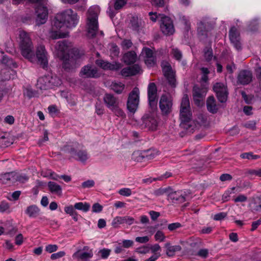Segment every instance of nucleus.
I'll list each match as a JSON object with an SVG mask.
<instances>
[{
	"label": "nucleus",
	"mask_w": 261,
	"mask_h": 261,
	"mask_svg": "<svg viewBox=\"0 0 261 261\" xmlns=\"http://www.w3.org/2000/svg\"><path fill=\"white\" fill-rule=\"evenodd\" d=\"M77 20L76 13L71 9L57 14L53 21L49 32L50 37L53 39L65 38L68 35L66 29L74 27L77 23Z\"/></svg>",
	"instance_id": "obj_1"
},
{
	"label": "nucleus",
	"mask_w": 261,
	"mask_h": 261,
	"mask_svg": "<svg viewBox=\"0 0 261 261\" xmlns=\"http://www.w3.org/2000/svg\"><path fill=\"white\" fill-rule=\"evenodd\" d=\"M19 48L21 55L31 62H35L34 46L29 35L23 31H20L19 35Z\"/></svg>",
	"instance_id": "obj_2"
},
{
	"label": "nucleus",
	"mask_w": 261,
	"mask_h": 261,
	"mask_svg": "<svg viewBox=\"0 0 261 261\" xmlns=\"http://www.w3.org/2000/svg\"><path fill=\"white\" fill-rule=\"evenodd\" d=\"M100 12L99 7L94 6L90 7L88 11L87 29L89 37L95 36L98 31V15Z\"/></svg>",
	"instance_id": "obj_3"
},
{
	"label": "nucleus",
	"mask_w": 261,
	"mask_h": 261,
	"mask_svg": "<svg viewBox=\"0 0 261 261\" xmlns=\"http://www.w3.org/2000/svg\"><path fill=\"white\" fill-rule=\"evenodd\" d=\"M191 117L189 98L187 95H184L181 100L180 110V125L183 128L188 129L192 126L193 122Z\"/></svg>",
	"instance_id": "obj_4"
},
{
	"label": "nucleus",
	"mask_w": 261,
	"mask_h": 261,
	"mask_svg": "<svg viewBox=\"0 0 261 261\" xmlns=\"http://www.w3.org/2000/svg\"><path fill=\"white\" fill-rule=\"evenodd\" d=\"M64 150L81 162H85L89 158L87 151L81 149V146L77 143H72L65 146Z\"/></svg>",
	"instance_id": "obj_5"
},
{
	"label": "nucleus",
	"mask_w": 261,
	"mask_h": 261,
	"mask_svg": "<svg viewBox=\"0 0 261 261\" xmlns=\"http://www.w3.org/2000/svg\"><path fill=\"white\" fill-rule=\"evenodd\" d=\"M158 125V118L155 113L145 114L139 122V127L141 129L147 128L149 130H155Z\"/></svg>",
	"instance_id": "obj_6"
},
{
	"label": "nucleus",
	"mask_w": 261,
	"mask_h": 261,
	"mask_svg": "<svg viewBox=\"0 0 261 261\" xmlns=\"http://www.w3.org/2000/svg\"><path fill=\"white\" fill-rule=\"evenodd\" d=\"M59 84L60 82L58 78L47 75L40 77L38 80L36 86L40 90H46Z\"/></svg>",
	"instance_id": "obj_7"
},
{
	"label": "nucleus",
	"mask_w": 261,
	"mask_h": 261,
	"mask_svg": "<svg viewBox=\"0 0 261 261\" xmlns=\"http://www.w3.org/2000/svg\"><path fill=\"white\" fill-rule=\"evenodd\" d=\"M139 90L135 88L130 93L127 100V107L129 112L135 113L138 107L139 102Z\"/></svg>",
	"instance_id": "obj_8"
},
{
	"label": "nucleus",
	"mask_w": 261,
	"mask_h": 261,
	"mask_svg": "<svg viewBox=\"0 0 261 261\" xmlns=\"http://www.w3.org/2000/svg\"><path fill=\"white\" fill-rule=\"evenodd\" d=\"M72 47L71 43L65 41H58L55 45V53L60 59H64L69 55Z\"/></svg>",
	"instance_id": "obj_9"
},
{
	"label": "nucleus",
	"mask_w": 261,
	"mask_h": 261,
	"mask_svg": "<svg viewBox=\"0 0 261 261\" xmlns=\"http://www.w3.org/2000/svg\"><path fill=\"white\" fill-rule=\"evenodd\" d=\"M213 89L220 102H224L227 100L228 91L227 86L225 84L222 83H216L213 86Z\"/></svg>",
	"instance_id": "obj_10"
},
{
	"label": "nucleus",
	"mask_w": 261,
	"mask_h": 261,
	"mask_svg": "<svg viewBox=\"0 0 261 261\" xmlns=\"http://www.w3.org/2000/svg\"><path fill=\"white\" fill-rule=\"evenodd\" d=\"M35 55V61L37 59L38 64L43 68L46 67L48 64V55L45 46L43 45H38L36 48Z\"/></svg>",
	"instance_id": "obj_11"
},
{
	"label": "nucleus",
	"mask_w": 261,
	"mask_h": 261,
	"mask_svg": "<svg viewBox=\"0 0 261 261\" xmlns=\"http://www.w3.org/2000/svg\"><path fill=\"white\" fill-rule=\"evenodd\" d=\"M149 105L152 110H155L157 106V89L154 83H151L148 86Z\"/></svg>",
	"instance_id": "obj_12"
},
{
	"label": "nucleus",
	"mask_w": 261,
	"mask_h": 261,
	"mask_svg": "<svg viewBox=\"0 0 261 261\" xmlns=\"http://www.w3.org/2000/svg\"><path fill=\"white\" fill-rule=\"evenodd\" d=\"M159 107L163 114H169L172 107V101L170 96L166 94L162 95L160 100Z\"/></svg>",
	"instance_id": "obj_13"
},
{
	"label": "nucleus",
	"mask_w": 261,
	"mask_h": 261,
	"mask_svg": "<svg viewBox=\"0 0 261 261\" xmlns=\"http://www.w3.org/2000/svg\"><path fill=\"white\" fill-rule=\"evenodd\" d=\"M83 78H97L99 77L97 68L91 65H85L82 68L79 74Z\"/></svg>",
	"instance_id": "obj_14"
},
{
	"label": "nucleus",
	"mask_w": 261,
	"mask_h": 261,
	"mask_svg": "<svg viewBox=\"0 0 261 261\" xmlns=\"http://www.w3.org/2000/svg\"><path fill=\"white\" fill-rule=\"evenodd\" d=\"M161 66L164 74L168 80L169 84L172 86H175L176 83L175 72L172 70L170 64L166 61H163L162 63Z\"/></svg>",
	"instance_id": "obj_15"
},
{
	"label": "nucleus",
	"mask_w": 261,
	"mask_h": 261,
	"mask_svg": "<svg viewBox=\"0 0 261 261\" xmlns=\"http://www.w3.org/2000/svg\"><path fill=\"white\" fill-rule=\"evenodd\" d=\"M161 29L163 34L170 35L174 32V28L171 19L167 16L161 17Z\"/></svg>",
	"instance_id": "obj_16"
},
{
	"label": "nucleus",
	"mask_w": 261,
	"mask_h": 261,
	"mask_svg": "<svg viewBox=\"0 0 261 261\" xmlns=\"http://www.w3.org/2000/svg\"><path fill=\"white\" fill-rule=\"evenodd\" d=\"M93 256V252L88 246H85L82 250L75 252L72 257L78 260L87 261Z\"/></svg>",
	"instance_id": "obj_17"
},
{
	"label": "nucleus",
	"mask_w": 261,
	"mask_h": 261,
	"mask_svg": "<svg viewBox=\"0 0 261 261\" xmlns=\"http://www.w3.org/2000/svg\"><path fill=\"white\" fill-rule=\"evenodd\" d=\"M37 17L36 22L37 25L42 24L45 23L47 19L48 11L46 7L39 5L36 11Z\"/></svg>",
	"instance_id": "obj_18"
},
{
	"label": "nucleus",
	"mask_w": 261,
	"mask_h": 261,
	"mask_svg": "<svg viewBox=\"0 0 261 261\" xmlns=\"http://www.w3.org/2000/svg\"><path fill=\"white\" fill-rule=\"evenodd\" d=\"M168 199L173 203H179L186 200V194L181 191H173L171 189L168 193Z\"/></svg>",
	"instance_id": "obj_19"
},
{
	"label": "nucleus",
	"mask_w": 261,
	"mask_h": 261,
	"mask_svg": "<svg viewBox=\"0 0 261 261\" xmlns=\"http://www.w3.org/2000/svg\"><path fill=\"white\" fill-rule=\"evenodd\" d=\"M229 39L231 42L238 50L241 48L240 33L237 28L232 27L229 31Z\"/></svg>",
	"instance_id": "obj_20"
},
{
	"label": "nucleus",
	"mask_w": 261,
	"mask_h": 261,
	"mask_svg": "<svg viewBox=\"0 0 261 261\" xmlns=\"http://www.w3.org/2000/svg\"><path fill=\"white\" fill-rule=\"evenodd\" d=\"M134 219L130 216L120 217L114 218L112 222V225L115 228H118L120 224H126L130 225L134 223Z\"/></svg>",
	"instance_id": "obj_21"
},
{
	"label": "nucleus",
	"mask_w": 261,
	"mask_h": 261,
	"mask_svg": "<svg viewBox=\"0 0 261 261\" xmlns=\"http://www.w3.org/2000/svg\"><path fill=\"white\" fill-rule=\"evenodd\" d=\"M96 64L97 66L105 70H118L121 67L120 63H115V64H111L101 60H96Z\"/></svg>",
	"instance_id": "obj_22"
},
{
	"label": "nucleus",
	"mask_w": 261,
	"mask_h": 261,
	"mask_svg": "<svg viewBox=\"0 0 261 261\" xmlns=\"http://www.w3.org/2000/svg\"><path fill=\"white\" fill-rule=\"evenodd\" d=\"M18 174L15 172L6 173L0 175V181L3 184H9L15 182L18 178Z\"/></svg>",
	"instance_id": "obj_23"
},
{
	"label": "nucleus",
	"mask_w": 261,
	"mask_h": 261,
	"mask_svg": "<svg viewBox=\"0 0 261 261\" xmlns=\"http://www.w3.org/2000/svg\"><path fill=\"white\" fill-rule=\"evenodd\" d=\"M252 73L249 71L242 70L240 71L238 76V81L240 84L246 85L252 81Z\"/></svg>",
	"instance_id": "obj_24"
},
{
	"label": "nucleus",
	"mask_w": 261,
	"mask_h": 261,
	"mask_svg": "<svg viewBox=\"0 0 261 261\" xmlns=\"http://www.w3.org/2000/svg\"><path fill=\"white\" fill-rule=\"evenodd\" d=\"M103 101L109 109H111L117 105H119L118 98L111 94H105L103 97Z\"/></svg>",
	"instance_id": "obj_25"
},
{
	"label": "nucleus",
	"mask_w": 261,
	"mask_h": 261,
	"mask_svg": "<svg viewBox=\"0 0 261 261\" xmlns=\"http://www.w3.org/2000/svg\"><path fill=\"white\" fill-rule=\"evenodd\" d=\"M206 95V90H201L199 88L194 87L193 89V96L195 103L200 105L201 101Z\"/></svg>",
	"instance_id": "obj_26"
},
{
	"label": "nucleus",
	"mask_w": 261,
	"mask_h": 261,
	"mask_svg": "<svg viewBox=\"0 0 261 261\" xmlns=\"http://www.w3.org/2000/svg\"><path fill=\"white\" fill-rule=\"evenodd\" d=\"M63 61V67L67 70H69L75 67L76 61L73 57L70 58L69 55L64 59H61Z\"/></svg>",
	"instance_id": "obj_27"
},
{
	"label": "nucleus",
	"mask_w": 261,
	"mask_h": 261,
	"mask_svg": "<svg viewBox=\"0 0 261 261\" xmlns=\"http://www.w3.org/2000/svg\"><path fill=\"white\" fill-rule=\"evenodd\" d=\"M137 56L134 51H128L125 53L122 58L123 61L127 65L133 64L136 62Z\"/></svg>",
	"instance_id": "obj_28"
},
{
	"label": "nucleus",
	"mask_w": 261,
	"mask_h": 261,
	"mask_svg": "<svg viewBox=\"0 0 261 261\" xmlns=\"http://www.w3.org/2000/svg\"><path fill=\"white\" fill-rule=\"evenodd\" d=\"M166 248V254L169 256H173L175 252L181 250V247L179 245L171 246L170 243H167L165 244Z\"/></svg>",
	"instance_id": "obj_29"
},
{
	"label": "nucleus",
	"mask_w": 261,
	"mask_h": 261,
	"mask_svg": "<svg viewBox=\"0 0 261 261\" xmlns=\"http://www.w3.org/2000/svg\"><path fill=\"white\" fill-rule=\"evenodd\" d=\"M207 108L208 111L212 113L217 112L218 108L216 103V100L213 96H210L206 101Z\"/></svg>",
	"instance_id": "obj_30"
},
{
	"label": "nucleus",
	"mask_w": 261,
	"mask_h": 261,
	"mask_svg": "<svg viewBox=\"0 0 261 261\" xmlns=\"http://www.w3.org/2000/svg\"><path fill=\"white\" fill-rule=\"evenodd\" d=\"M40 211V210L38 206L35 205H32L27 208L25 213L30 217L35 218L39 215Z\"/></svg>",
	"instance_id": "obj_31"
},
{
	"label": "nucleus",
	"mask_w": 261,
	"mask_h": 261,
	"mask_svg": "<svg viewBox=\"0 0 261 261\" xmlns=\"http://www.w3.org/2000/svg\"><path fill=\"white\" fill-rule=\"evenodd\" d=\"M48 187L52 193L56 194L58 195L62 194V188L61 187L54 181H49L48 182Z\"/></svg>",
	"instance_id": "obj_32"
},
{
	"label": "nucleus",
	"mask_w": 261,
	"mask_h": 261,
	"mask_svg": "<svg viewBox=\"0 0 261 261\" xmlns=\"http://www.w3.org/2000/svg\"><path fill=\"white\" fill-rule=\"evenodd\" d=\"M245 174L250 178L254 176L261 177V168L248 169L246 171Z\"/></svg>",
	"instance_id": "obj_33"
},
{
	"label": "nucleus",
	"mask_w": 261,
	"mask_h": 261,
	"mask_svg": "<svg viewBox=\"0 0 261 261\" xmlns=\"http://www.w3.org/2000/svg\"><path fill=\"white\" fill-rule=\"evenodd\" d=\"M124 86V84L120 82H113L111 85V89L118 94L122 92Z\"/></svg>",
	"instance_id": "obj_34"
},
{
	"label": "nucleus",
	"mask_w": 261,
	"mask_h": 261,
	"mask_svg": "<svg viewBox=\"0 0 261 261\" xmlns=\"http://www.w3.org/2000/svg\"><path fill=\"white\" fill-rule=\"evenodd\" d=\"M132 159L137 162H142L145 160L144 153L143 152L136 151L132 154Z\"/></svg>",
	"instance_id": "obj_35"
},
{
	"label": "nucleus",
	"mask_w": 261,
	"mask_h": 261,
	"mask_svg": "<svg viewBox=\"0 0 261 261\" xmlns=\"http://www.w3.org/2000/svg\"><path fill=\"white\" fill-rule=\"evenodd\" d=\"M90 205L89 204H88L87 203H83V202L76 203L74 205V207L75 209H77L79 210H82L85 212L88 211L90 208Z\"/></svg>",
	"instance_id": "obj_36"
},
{
	"label": "nucleus",
	"mask_w": 261,
	"mask_h": 261,
	"mask_svg": "<svg viewBox=\"0 0 261 261\" xmlns=\"http://www.w3.org/2000/svg\"><path fill=\"white\" fill-rule=\"evenodd\" d=\"M144 153L146 161L152 160L158 155V151L154 150L144 151Z\"/></svg>",
	"instance_id": "obj_37"
},
{
	"label": "nucleus",
	"mask_w": 261,
	"mask_h": 261,
	"mask_svg": "<svg viewBox=\"0 0 261 261\" xmlns=\"http://www.w3.org/2000/svg\"><path fill=\"white\" fill-rule=\"evenodd\" d=\"M240 156L242 159H246L248 160H256L259 158V156L258 155L253 154V153L245 152L241 154Z\"/></svg>",
	"instance_id": "obj_38"
},
{
	"label": "nucleus",
	"mask_w": 261,
	"mask_h": 261,
	"mask_svg": "<svg viewBox=\"0 0 261 261\" xmlns=\"http://www.w3.org/2000/svg\"><path fill=\"white\" fill-rule=\"evenodd\" d=\"M142 54L144 56V60L146 59L147 58H150L152 57H154L152 50L146 47L143 49Z\"/></svg>",
	"instance_id": "obj_39"
},
{
	"label": "nucleus",
	"mask_w": 261,
	"mask_h": 261,
	"mask_svg": "<svg viewBox=\"0 0 261 261\" xmlns=\"http://www.w3.org/2000/svg\"><path fill=\"white\" fill-rule=\"evenodd\" d=\"M116 116L124 117L125 114L123 111L119 107L118 105L110 109Z\"/></svg>",
	"instance_id": "obj_40"
},
{
	"label": "nucleus",
	"mask_w": 261,
	"mask_h": 261,
	"mask_svg": "<svg viewBox=\"0 0 261 261\" xmlns=\"http://www.w3.org/2000/svg\"><path fill=\"white\" fill-rule=\"evenodd\" d=\"M166 237L163 232L160 230H158L154 235V239L156 241L158 242H164Z\"/></svg>",
	"instance_id": "obj_41"
},
{
	"label": "nucleus",
	"mask_w": 261,
	"mask_h": 261,
	"mask_svg": "<svg viewBox=\"0 0 261 261\" xmlns=\"http://www.w3.org/2000/svg\"><path fill=\"white\" fill-rule=\"evenodd\" d=\"M132 75L141 73L142 72L141 67L138 64H135L130 67Z\"/></svg>",
	"instance_id": "obj_42"
},
{
	"label": "nucleus",
	"mask_w": 261,
	"mask_h": 261,
	"mask_svg": "<svg viewBox=\"0 0 261 261\" xmlns=\"http://www.w3.org/2000/svg\"><path fill=\"white\" fill-rule=\"evenodd\" d=\"M132 75L141 73L142 72L141 67L138 64H135L130 67Z\"/></svg>",
	"instance_id": "obj_43"
},
{
	"label": "nucleus",
	"mask_w": 261,
	"mask_h": 261,
	"mask_svg": "<svg viewBox=\"0 0 261 261\" xmlns=\"http://www.w3.org/2000/svg\"><path fill=\"white\" fill-rule=\"evenodd\" d=\"M118 193L122 196L128 197L132 195V192L130 189L124 188L120 189Z\"/></svg>",
	"instance_id": "obj_44"
},
{
	"label": "nucleus",
	"mask_w": 261,
	"mask_h": 261,
	"mask_svg": "<svg viewBox=\"0 0 261 261\" xmlns=\"http://www.w3.org/2000/svg\"><path fill=\"white\" fill-rule=\"evenodd\" d=\"M133 45L132 41L130 40L124 39L123 40L121 45L123 49L126 50L130 48Z\"/></svg>",
	"instance_id": "obj_45"
},
{
	"label": "nucleus",
	"mask_w": 261,
	"mask_h": 261,
	"mask_svg": "<svg viewBox=\"0 0 261 261\" xmlns=\"http://www.w3.org/2000/svg\"><path fill=\"white\" fill-rule=\"evenodd\" d=\"M127 0H116L114 7L116 10H118L123 7L126 4Z\"/></svg>",
	"instance_id": "obj_46"
},
{
	"label": "nucleus",
	"mask_w": 261,
	"mask_h": 261,
	"mask_svg": "<svg viewBox=\"0 0 261 261\" xmlns=\"http://www.w3.org/2000/svg\"><path fill=\"white\" fill-rule=\"evenodd\" d=\"M182 226L181 224L180 223L176 222L169 224L168 225V229L170 231H174L177 229L180 228Z\"/></svg>",
	"instance_id": "obj_47"
},
{
	"label": "nucleus",
	"mask_w": 261,
	"mask_h": 261,
	"mask_svg": "<svg viewBox=\"0 0 261 261\" xmlns=\"http://www.w3.org/2000/svg\"><path fill=\"white\" fill-rule=\"evenodd\" d=\"M58 247L57 245H48L45 247V251L48 253H52L58 250Z\"/></svg>",
	"instance_id": "obj_48"
},
{
	"label": "nucleus",
	"mask_w": 261,
	"mask_h": 261,
	"mask_svg": "<svg viewBox=\"0 0 261 261\" xmlns=\"http://www.w3.org/2000/svg\"><path fill=\"white\" fill-rule=\"evenodd\" d=\"M65 255L64 251H59L57 253H53L50 256V258L53 260H55L63 257Z\"/></svg>",
	"instance_id": "obj_49"
},
{
	"label": "nucleus",
	"mask_w": 261,
	"mask_h": 261,
	"mask_svg": "<svg viewBox=\"0 0 261 261\" xmlns=\"http://www.w3.org/2000/svg\"><path fill=\"white\" fill-rule=\"evenodd\" d=\"M145 63L148 67H153L155 64V59L154 57L152 58H147L144 60Z\"/></svg>",
	"instance_id": "obj_50"
},
{
	"label": "nucleus",
	"mask_w": 261,
	"mask_h": 261,
	"mask_svg": "<svg viewBox=\"0 0 261 261\" xmlns=\"http://www.w3.org/2000/svg\"><path fill=\"white\" fill-rule=\"evenodd\" d=\"M150 240L149 236L138 237L136 238L135 241L139 243H146Z\"/></svg>",
	"instance_id": "obj_51"
},
{
	"label": "nucleus",
	"mask_w": 261,
	"mask_h": 261,
	"mask_svg": "<svg viewBox=\"0 0 261 261\" xmlns=\"http://www.w3.org/2000/svg\"><path fill=\"white\" fill-rule=\"evenodd\" d=\"M74 208L72 205L65 206L64 211L67 214H69L70 216H73L74 214H76V212Z\"/></svg>",
	"instance_id": "obj_52"
},
{
	"label": "nucleus",
	"mask_w": 261,
	"mask_h": 261,
	"mask_svg": "<svg viewBox=\"0 0 261 261\" xmlns=\"http://www.w3.org/2000/svg\"><path fill=\"white\" fill-rule=\"evenodd\" d=\"M172 54L173 57L176 60H180L181 58L182 55L181 52L177 48H173L172 51Z\"/></svg>",
	"instance_id": "obj_53"
},
{
	"label": "nucleus",
	"mask_w": 261,
	"mask_h": 261,
	"mask_svg": "<svg viewBox=\"0 0 261 261\" xmlns=\"http://www.w3.org/2000/svg\"><path fill=\"white\" fill-rule=\"evenodd\" d=\"M124 248H128L134 245V242L129 240H123L122 243H121Z\"/></svg>",
	"instance_id": "obj_54"
},
{
	"label": "nucleus",
	"mask_w": 261,
	"mask_h": 261,
	"mask_svg": "<svg viewBox=\"0 0 261 261\" xmlns=\"http://www.w3.org/2000/svg\"><path fill=\"white\" fill-rule=\"evenodd\" d=\"M247 200V197L244 195L240 194L233 199L234 202H245Z\"/></svg>",
	"instance_id": "obj_55"
},
{
	"label": "nucleus",
	"mask_w": 261,
	"mask_h": 261,
	"mask_svg": "<svg viewBox=\"0 0 261 261\" xmlns=\"http://www.w3.org/2000/svg\"><path fill=\"white\" fill-rule=\"evenodd\" d=\"M197 255L203 258H205L208 256V250L206 249H200L198 252Z\"/></svg>",
	"instance_id": "obj_56"
},
{
	"label": "nucleus",
	"mask_w": 261,
	"mask_h": 261,
	"mask_svg": "<svg viewBox=\"0 0 261 261\" xmlns=\"http://www.w3.org/2000/svg\"><path fill=\"white\" fill-rule=\"evenodd\" d=\"M227 214L226 213H219L214 215V219L216 221L221 220L225 218Z\"/></svg>",
	"instance_id": "obj_57"
},
{
	"label": "nucleus",
	"mask_w": 261,
	"mask_h": 261,
	"mask_svg": "<svg viewBox=\"0 0 261 261\" xmlns=\"http://www.w3.org/2000/svg\"><path fill=\"white\" fill-rule=\"evenodd\" d=\"M130 67L123 68L121 71V74L123 76H132Z\"/></svg>",
	"instance_id": "obj_58"
},
{
	"label": "nucleus",
	"mask_w": 261,
	"mask_h": 261,
	"mask_svg": "<svg viewBox=\"0 0 261 261\" xmlns=\"http://www.w3.org/2000/svg\"><path fill=\"white\" fill-rule=\"evenodd\" d=\"M95 182L93 180H88L82 183V187L84 188H91L94 186Z\"/></svg>",
	"instance_id": "obj_59"
},
{
	"label": "nucleus",
	"mask_w": 261,
	"mask_h": 261,
	"mask_svg": "<svg viewBox=\"0 0 261 261\" xmlns=\"http://www.w3.org/2000/svg\"><path fill=\"white\" fill-rule=\"evenodd\" d=\"M92 208L93 212L99 213L102 210V206L98 203H96L93 205Z\"/></svg>",
	"instance_id": "obj_60"
},
{
	"label": "nucleus",
	"mask_w": 261,
	"mask_h": 261,
	"mask_svg": "<svg viewBox=\"0 0 261 261\" xmlns=\"http://www.w3.org/2000/svg\"><path fill=\"white\" fill-rule=\"evenodd\" d=\"M204 56L207 61L212 60L213 57L212 49H207V50L205 51Z\"/></svg>",
	"instance_id": "obj_61"
},
{
	"label": "nucleus",
	"mask_w": 261,
	"mask_h": 261,
	"mask_svg": "<svg viewBox=\"0 0 261 261\" xmlns=\"http://www.w3.org/2000/svg\"><path fill=\"white\" fill-rule=\"evenodd\" d=\"M23 242V237L21 233L17 235L15 239V243L17 245H20Z\"/></svg>",
	"instance_id": "obj_62"
},
{
	"label": "nucleus",
	"mask_w": 261,
	"mask_h": 261,
	"mask_svg": "<svg viewBox=\"0 0 261 261\" xmlns=\"http://www.w3.org/2000/svg\"><path fill=\"white\" fill-rule=\"evenodd\" d=\"M9 208V205L7 202H2L0 204V212L4 213Z\"/></svg>",
	"instance_id": "obj_63"
},
{
	"label": "nucleus",
	"mask_w": 261,
	"mask_h": 261,
	"mask_svg": "<svg viewBox=\"0 0 261 261\" xmlns=\"http://www.w3.org/2000/svg\"><path fill=\"white\" fill-rule=\"evenodd\" d=\"M261 224V218L255 221H253L251 224V231H253Z\"/></svg>",
	"instance_id": "obj_64"
}]
</instances>
